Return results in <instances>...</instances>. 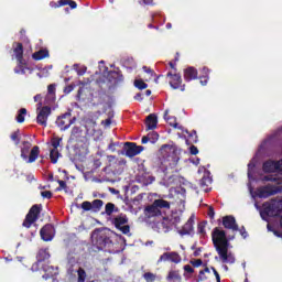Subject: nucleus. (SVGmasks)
Returning a JSON list of instances; mask_svg holds the SVG:
<instances>
[{
    "instance_id": "nucleus-20",
    "label": "nucleus",
    "mask_w": 282,
    "mask_h": 282,
    "mask_svg": "<svg viewBox=\"0 0 282 282\" xmlns=\"http://www.w3.org/2000/svg\"><path fill=\"white\" fill-rule=\"evenodd\" d=\"M197 76V68L189 66L184 69V80H186V83H191V80H196Z\"/></svg>"
},
{
    "instance_id": "nucleus-48",
    "label": "nucleus",
    "mask_w": 282,
    "mask_h": 282,
    "mask_svg": "<svg viewBox=\"0 0 282 282\" xmlns=\"http://www.w3.org/2000/svg\"><path fill=\"white\" fill-rule=\"evenodd\" d=\"M191 263L194 268H199L204 263V261H202V259H197V260H192Z\"/></svg>"
},
{
    "instance_id": "nucleus-4",
    "label": "nucleus",
    "mask_w": 282,
    "mask_h": 282,
    "mask_svg": "<svg viewBox=\"0 0 282 282\" xmlns=\"http://www.w3.org/2000/svg\"><path fill=\"white\" fill-rule=\"evenodd\" d=\"M91 239L98 250H105V248H109V245L112 243L107 229H95L93 231Z\"/></svg>"
},
{
    "instance_id": "nucleus-28",
    "label": "nucleus",
    "mask_w": 282,
    "mask_h": 282,
    "mask_svg": "<svg viewBox=\"0 0 282 282\" xmlns=\"http://www.w3.org/2000/svg\"><path fill=\"white\" fill-rule=\"evenodd\" d=\"M164 119L166 120L167 124H170V127H173V129H180L177 118L169 117V110L165 111Z\"/></svg>"
},
{
    "instance_id": "nucleus-55",
    "label": "nucleus",
    "mask_w": 282,
    "mask_h": 282,
    "mask_svg": "<svg viewBox=\"0 0 282 282\" xmlns=\"http://www.w3.org/2000/svg\"><path fill=\"white\" fill-rule=\"evenodd\" d=\"M74 91V85H68L64 88V94H72Z\"/></svg>"
},
{
    "instance_id": "nucleus-7",
    "label": "nucleus",
    "mask_w": 282,
    "mask_h": 282,
    "mask_svg": "<svg viewBox=\"0 0 282 282\" xmlns=\"http://www.w3.org/2000/svg\"><path fill=\"white\" fill-rule=\"evenodd\" d=\"M182 221V212H172L167 217L163 218L162 226L165 228V232H169L173 226H177Z\"/></svg>"
},
{
    "instance_id": "nucleus-11",
    "label": "nucleus",
    "mask_w": 282,
    "mask_h": 282,
    "mask_svg": "<svg viewBox=\"0 0 282 282\" xmlns=\"http://www.w3.org/2000/svg\"><path fill=\"white\" fill-rule=\"evenodd\" d=\"M102 206H105V202H102V199H95L93 202L85 200L82 203V208L85 212L91 210L93 213H100Z\"/></svg>"
},
{
    "instance_id": "nucleus-50",
    "label": "nucleus",
    "mask_w": 282,
    "mask_h": 282,
    "mask_svg": "<svg viewBox=\"0 0 282 282\" xmlns=\"http://www.w3.org/2000/svg\"><path fill=\"white\" fill-rule=\"evenodd\" d=\"M48 94H56V84H50L47 86Z\"/></svg>"
},
{
    "instance_id": "nucleus-33",
    "label": "nucleus",
    "mask_w": 282,
    "mask_h": 282,
    "mask_svg": "<svg viewBox=\"0 0 282 282\" xmlns=\"http://www.w3.org/2000/svg\"><path fill=\"white\" fill-rule=\"evenodd\" d=\"M73 69L77 73V76H85L87 74L86 66L80 67L78 64H74Z\"/></svg>"
},
{
    "instance_id": "nucleus-43",
    "label": "nucleus",
    "mask_w": 282,
    "mask_h": 282,
    "mask_svg": "<svg viewBox=\"0 0 282 282\" xmlns=\"http://www.w3.org/2000/svg\"><path fill=\"white\" fill-rule=\"evenodd\" d=\"M177 61H180V53H176L174 62L169 63L171 69H174V74L177 72V68L175 67V63H177Z\"/></svg>"
},
{
    "instance_id": "nucleus-44",
    "label": "nucleus",
    "mask_w": 282,
    "mask_h": 282,
    "mask_svg": "<svg viewBox=\"0 0 282 282\" xmlns=\"http://www.w3.org/2000/svg\"><path fill=\"white\" fill-rule=\"evenodd\" d=\"M41 197H43V199H52L53 194L50 191H44V192H41Z\"/></svg>"
},
{
    "instance_id": "nucleus-1",
    "label": "nucleus",
    "mask_w": 282,
    "mask_h": 282,
    "mask_svg": "<svg viewBox=\"0 0 282 282\" xmlns=\"http://www.w3.org/2000/svg\"><path fill=\"white\" fill-rule=\"evenodd\" d=\"M212 241L223 263H235V256L228 252L230 242L228 241V237H226L225 230H220L219 227L214 228L212 232Z\"/></svg>"
},
{
    "instance_id": "nucleus-21",
    "label": "nucleus",
    "mask_w": 282,
    "mask_h": 282,
    "mask_svg": "<svg viewBox=\"0 0 282 282\" xmlns=\"http://www.w3.org/2000/svg\"><path fill=\"white\" fill-rule=\"evenodd\" d=\"M147 131H153V129H158V116L155 113H151L145 119Z\"/></svg>"
},
{
    "instance_id": "nucleus-10",
    "label": "nucleus",
    "mask_w": 282,
    "mask_h": 282,
    "mask_svg": "<svg viewBox=\"0 0 282 282\" xmlns=\"http://www.w3.org/2000/svg\"><path fill=\"white\" fill-rule=\"evenodd\" d=\"M280 188L273 185H265L258 188V197L260 199H268V197H272L280 193Z\"/></svg>"
},
{
    "instance_id": "nucleus-63",
    "label": "nucleus",
    "mask_w": 282,
    "mask_h": 282,
    "mask_svg": "<svg viewBox=\"0 0 282 282\" xmlns=\"http://www.w3.org/2000/svg\"><path fill=\"white\" fill-rule=\"evenodd\" d=\"M134 100H139V102H141V100H142V94L138 93V94L134 96Z\"/></svg>"
},
{
    "instance_id": "nucleus-35",
    "label": "nucleus",
    "mask_w": 282,
    "mask_h": 282,
    "mask_svg": "<svg viewBox=\"0 0 282 282\" xmlns=\"http://www.w3.org/2000/svg\"><path fill=\"white\" fill-rule=\"evenodd\" d=\"M143 279L145 282H155V279H158V275L152 272H145L143 274Z\"/></svg>"
},
{
    "instance_id": "nucleus-46",
    "label": "nucleus",
    "mask_w": 282,
    "mask_h": 282,
    "mask_svg": "<svg viewBox=\"0 0 282 282\" xmlns=\"http://www.w3.org/2000/svg\"><path fill=\"white\" fill-rule=\"evenodd\" d=\"M209 77L208 76H199V83L203 85V87H206L208 85Z\"/></svg>"
},
{
    "instance_id": "nucleus-51",
    "label": "nucleus",
    "mask_w": 282,
    "mask_h": 282,
    "mask_svg": "<svg viewBox=\"0 0 282 282\" xmlns=\"http://www.w3.org/2000/svg\"><path fill=\"white\" fill-rule=\"evenodd\" d=\"M63 6H69V0H59L55 8H63Z\"/></svg>"
},
{
    "instance_id": "nucleus-36",
    "label": "nucleus",
    "mask_w": 282,
    "mask_h": 282,
    "mask_svg": "<svg viewBox=\"0 0 282 282\" xmlns=\"http://www.w3.org/2000/svg\"><path fill=\"white\" fill-rule=\"evenodd\" d=\"M212 183H213V180H210V177L203 176L202 180L199 181V186L200 188H206V186H208Z\"/></svg>"
},
{
    "instance_id": "nucleus-8",
    "label": "nucleus",
    "mask_w": 282,
    "mask_h": 282,
    "mask_svg": "<svg viewBox=\"0 0 282 282\" xmlns=\"http://www.w3.org/2000/svg\"><path fill=\"white\" fill-rule=\"evenodd\" d=\"M76 122V117H72V112H66L56 119V124L61 131H67Z\"/></svg>"
},
{
    "instance_id": "nucleus-2",
    "label": "nucleus",
    "mask_w": 282,
    "mask_h": 282,
    "mask_svg": "<svg viewBox=\"0 0 282 282\" xmlns=\"http://www.w3.org/2000/svg\"><path fill=\"white\" fill-rule=\"evenodd\" d=\"M37 261L33 263L32 270L33 272H39V270H43L45 274L43 275V279L47 281V279H52L54 274L50 273L51 270H54V267L45 265V261L50 259V251L47 249H40L36 256Z\"/></svg>"
},
{
    "instance_id": "nucleus-57",
    "label": "nucleus",
    "mask_w": 282,
    "mask_h": 282,
    "mask_svg": "<svg viewBox=\"0 0 282 282\" xmlns=\"http://www.w3.org/2000/svg\"><path fill=\"white\" fill-rule=\"evenodd\" d=\"M198 281H206V273L203 270L199 271Z\"/></svg>"
},
{
    "instance_id": "nucleus-53",
    "label": "nucleus",
    "mask_w": 282,
    "mask_h": 282,
    "mask_svg": "<svg viewBox=\"0 0 282 282\" xmlns=\"http://www.w3.org/2000/svg\"><path fill=\"white\" fill-rule=\"evenodd\" d=\"M209 75H210V68L204 66L202 68V75L200 76H207L208 77Z\"/></svg>"
},
{
    "instance_id": "nucleus-12",
    "label": "nucleus",
    "mask_w": 282,
    "mask_h": 282,
    "mask_svg": "<svg viewBox=\"0 0 282 282\" xmlns=\"http://www.w3.org/2000/svg\"><path fill=\"white\" fill-rule=\"evenodd\" d=\"M54 235H56V229L53 227L52 224H46L40 230V237L43 241H52V239H54Z\"/></svg>"
},
{
    "instance_id": "nucleus-30",
    "label": "nucleus",
    "mask_w": 282,
    "mask_h": 282,
    "mask_svg": "<svg viewBox=\"0 0 282 282\" xmlns=\"http://www.w3.org/2000/svg\"><path fill=\"white\" fill-rule=\"evenodd\" d=\"M25 116H28V109L21 108L15 117L17 122H19L20 124H22V122H25Z\"/></svg>"
},
{
    "instance_id": "nucleus-40",
    "label": "nucleus",
    "mask_w": 282,
    "mask_h": 282,
    "mask_svg": "<svg viewBox=\"0 0 282 282\" xmlns=\"http://www.w3.org/2000/svg\"><path fill=\"white\" fill-rule=\"evenodd\" d=\"M20 134L21 132L19 130L14 131L11 134V140L15 143L17 147H19V144L21 143V139L19 138Z\"/></svg>"
},
{
    "instance_id": "nucleus-9",
    "label": "nucleus",
    "mask_w": 282,
    "mask_h": 282,
    "mask_svg": "<svg viewBox=\"0 0 282 282\" xmlns=\"http://www.w3.org/2000/svg\"><path fill=\"white\" fill-rule=\"evenodd\" d=\"M37 111L36 122L41 127H47V119L52 116V108L50 106H43Z\"/></svg>"
},
{
    "instance_id": "nucleus-60",
    "label": "nucleus",
    "mask_w": 282,
    "mask_h": 282,
    "mask_svg": "<svg viewBox=\"0 0 282 282\" xmlns=\"http://www.w3.org/2000/svg\"><path fill=\"white\" fill-rule=\"evenodd\" d=\"M148 142H151V139H149V135L147 134V135L142 137L141 144H147Z\"/></svg>"
},
{
    "instance_id": "nucleus-19",
    "label": "nucleus",
    "mask_w": 282,
    "mask_h": 282,
    "mask_svg": "<svg viewBox=\"0 0 282 282\" xmlns=\"http://www.w3.org/2000/svg\"><path fill=\"white\" fill-rule=\"evenodd\" d=\"M106 78L110 85H118V83H122V80H124V76H122V73L118 70L108 72Z\"/></svg>"
},
{
    "instance_id": "nucleus-58",
    "label": "nucleus",
    "mask_w": 282,
    "mask_h": 282,
    "mask_svg": "<svg viewBox=\"0 0 282 282\" xmlns=\"http://www.w3.org/2000/svg\"><path fill=\"white\" fill-rule=\"evenodd\" d=\"M68 6L72 10H76V8H78V4L74 0H69Z\"/></svg>"
},
{
    "instance_id": "nucleus-32",
    "label": "nucleus",
    "mask_w": 282,
    "mask_h": 282,
    "mask_svg": "<svg viewBox=\"0 0 282 282\" xmlns=\"http://www.w3.org/2000/svg\"><path fill=\"white\" fill-rule=\"evenodd\" d=\"M87 279V272L82 267L77 270V282H85Z\"/></svg>"
},
{
    "instance_id": "nucleus-52",
    "label": "nucleus",
    "mask_w": 282,
    "mask_h": 282,
    "mask_svg": "<svg viewBox=\"0 0 282 282\" xmlns=\"http://www.w3.org/2000/svg\"><path fill=\"white\" fill-rule=\"evenodd\" d=\"M189 153H191V155H197V153H199V150L197 149V147L191 145Z\"/></svg>"
},
{
    "instance_id": "nucleus-64",
    "label": "nucleus",
    "mask_w": 282,
    "mask_h": 282,
    "mask_svg": "<svg viewBox=\"0 0 282 282\" xmlns=\"http://www.w3.org/2000/svg\"><path fill=\"white\" fill-rule=\"evenodd\" d=\"M144 6H153V0H143Z\"/></svg>"
},
{
    "instance_id": "nucleus-38",
    "label": "nucleus",
    "mask_w": 282,
    "mask_h": 282,
    "mask_svg": "<svg viewBox=\"0 0 282 282\" xmlns=\"http://www.w3.org/2000/svg\"><path fill=\"white\" fill-rule=\"evenodd\" d=\"M206 224H208V221H206V220L198 224V226H197L198 235H206Z\"/></svg>"
},
{
    "instance_id": "nucleus-24",
    "label": "nucleus",
    "mask_w": 282,
    "mask_h": 282,
    "mask_svg": "<svg viewBox=\"0 0 282 282\" xmlns=\"http://www.w3.org/2000/svg\"><path fill=\"white\" fill-rule=\"evenodd\" d=\"M33 61H43V58H50V51L47 48L40 50L32 55Z\"/></svg>"
},
{
    "instance_id": "nucleus-37",
    "label": "nucleus",
    "mask_w": 282,
    "mask_h": 282,
    "mask_svg": "<svg viewBox=\"0 0 282 282\" xmlns=\"http://www.w3.org/2000/svg\"><path fill=\"white\" fill-rule=\"evenodd\" d=\"M264 182H275V184H282V178L276 177V176H272V175H265L263 177Z\"/></svg>"
},
{
    "instance_id": "nucleus-15",
    "label": "nucleus",
    "mask_w": 282,
    "mask_h": 282,
    "mask_svg": "<svg viewBox=\"0 0 282 282\" xmlns=\"http://www.w3.org/2000/svg\"><path fill=\"white\" fill-rule=\"evenodd\" d=\"M195 215H192L188 220L182 226V228L178 230V235L181 237H185L186 235H193V231L195 230Z\"/></svg>"
},
{
    "instance_id": "nucleus-62",
    "label": "nucleus",
    "mask_w": 282,
    "mask_h": 282,
    "mask_svg": "<svg viewBox=\"0 0 282 282\" xmlns=\"http://www.w3.org/2000/svg\"><path fill=\"white\" fill-rule=\"evenodd\" d=\"M214 276H216V282H221V276L219 275V272H214Z\"/></svg>"
},
{
    "instance_id": "nucleus-3",
    "label": "nucleus",
    "mask_w": 282,
    "mask_h": 282,
    "mask_svg": "<svg viewBox=\"0 0 282 282\" xmlns=\"http://www.w3.org/2000/svg\"><path fill=\"white\" fill-rule=\"evenodd\" d=\"M39 155H41V148H39V145L32 148V143L30 141L22 142L21 158L28 160V164L36 162V160H39Z\"/></svg>"
},
{
    "instance_id": "nucleus-29",
    "label": "nucleus",
    "mask_w": 282,
    "mask_h": 282,
    "mask_svg": "<svg viewBox=\"0 0 282 282\" xmlns=\"http://www.w3.org/2000/svg\"><path fill=\"white\" fill-rule=\"evenodd\" d=\"M120 209L116 207V204L113 203H107L105 206V214L108 215V217H111L113 213H118Z\"/></svg>"
},
{
    "instance_id": "nucleus-31",
    "label": "nucleus",
    "mask_w": 282,
    "mask_h": 282,
    "mask_svg": "<svg viewBox=\"0 0 282 282\" xmlns=\"http://www.w3.org/2000/svg\"><path fill=\"white\" fill-rule=\"evenodd\" d=\"M59 156H61V152H58V149H52L50 151V158H51L52 164H56V162H58Z\"/></svg>"
},
{
    "instance_id": "nucleus-17",
    "label": "nucleus",
    "mask_w": 282,
    "mask_h": 282,
    "mask_svg": "<svg viewBox=\"0 0 282 282\" xmlns=\"http://www.w3.org/2000/svg\"><path fill=\"white\" fill-rule=\"evenodd\" d=\"M167 78L170 79V85L172 89H181V91H184V88L182 87V75L177 73H167Z\"/></svg>"
},
{
    "instance_id": "nucleus-18",
    "label": "nucleus",
    "mask_w": 282,
    "mask_h": 282,
    "mask_svg": "<svg viewBox=\"0 0 282 282\" xmlns=\"http://www.w3.org/2000/svg\"><path fill=\"white\" fill-rule=\"evenodd\" d=\"M223 226L227 230H232L234 232L239 231V225L237 224V219H235V216L223 217Z\"/></svg>"
},
{
    "instance_id": "nucleus-34",
    "label": "nucleus",
    "mask_w": 282,
    "mask_h": 282,
    "mask_svg": "<svg viewBox=\"0 0 282 282\" xmlns=\"http://www.w3.org/2000/svg\"><path fill=\"white\" fill-rule=\"evenodd\" d=\"M61 144H63V138L53 137L51 139V147H53V149H58V147H61Z\"/></svg>"
},
{
    "instance_id": "nucleus-27",
    "label": "nucleus",
    "mask_w": 282,
    "mask_h": 282,
    "mask_svg": "<svg viewBox=\"0 0 282 282\" xmlns=\"http://www.w3.org/2000/svg\"><path fill=\"white\" fill-rule=\"evenodd\" d=\"M83 135V130L79 127H74L70 131L69 140L73 142L78 141V139Z\"/></svg>"
},
{
    "instance_id": "nucleus-22",
    "label": "nucleus",
    "mask_w": 282,
    "mask_h": 282,
    "mask_svg": "<svg viewBox=\"0 0 282 282\" xmlns=\"http://www.w3.org/2000/svg\"><path fill=\"white\" fill-rule=\"evenodd\" d=\"M145 215H148V217H160L162 210L155 206V202H153L152 205L145 207Z\"/></svg>"
},
{
    "instance_id": "nucleus-42",
    "label": "nucleus",
    "mask_w": 282,
    "mask_h": 282,
    "mask_svg": "<svg viewBox=\"0 0 282 282\" xmlns=\"http://www.w3.org/2000/svg\"><path fill=\"white\" fill-rule=\"evenodd\" d=\"M43 96H41V94H37L34 96V102H37V111L39 109H41L43 107Z\"/></svg>"
},
{
    "instance_id": "nucleus-61",
    "label": "nucleus",
    "mask_w": 282,
    "mask_h": 282,
    "mask_svg": "<svg viewBox=\"0 0 282 282\" xmlns=\"http://www.w3.org/2000/svg\"><path fill=\"white\" fill-rule=\"evenodd\" d=\"M101 124H104L105 127H111V120L108 118V119L101 121Z\"/></svg>"
},
{
    "instance_id": "nucleus-39",
    "label": "nucleus",
    "mask_w": 282,
    "mask_h": 282,
    "mask_svg": "<svg viewBox=\"0 0 282 282\" xmlns=\"http://www.w3.org/2000/svg\"><path fill=\"white\" fill-rule=\"evenodd\" d=\"M134 87H137V89H147V87H149V85L147 83H144V80H142V79H135Z\"/></svg>"
},
{
    "instance_id": "nucleus-16",
    "label": "nucleus",
    "mask_w": 282,
    "mask_h": 282,
    "mask_svg": "<svg viewBox=\"0 0 282 282\" xmlns=\"http://www.w3.org/2000/svg\"><path fill=\"white\" fill-rule=\"evenodd\" d=\"M162 261H171L172 263H182V257L180 253L172 251V252H164L158 260V263H162Z\"/></svg>"
},
{
    "instance_id": "nucleus-14",
    "label": "nucleus",
    "mask_w": 282,
    "mask_h": 282,
    "mask_svg": "<svg viewBox=\"0 0 282 282\" xmlns=\"http://www.w3.org/2000/svg\"><path fill=\"white\" fill-rule=\"evenodd\" d=\"M124 150L127 158H135V155H140L141 151H144V147L138 145L133 142H127Z\"/></svg>"
},
{
    "instance_id": "nucleus-6",
    "label": "nucleus",
    "mask_w": 282,
    "mask_h": 282,
    "mask_svg": "<svg viewBox=\"0 0 282 282\" xmlns=\"http://www.w3.org/2000/svg\"><path fill=\"white\" fill-rule=\"evenodd\" d=\"M110 221L122 235H129L131 232V226L128 225L129 217H127L126 214H119L115 218H111Z\"/></svg>"
},
{
    "instance_id": "nucleus-41",
    "label": "nucleus",
    "mask_w": 282,
    "mask_h": 282,
    "mask_svg": "<svg viewBox=\"0 0 282 282\" xmlns=\"http://www.w3.org/2000/svg\"><path fill=\"white\" fill-rule=\"evenodd\" d=\"M148 138L152 144H155V142L160 140V134H158V132H150L148 133Z\"/></svg>"
},
{
    "instance_id": "nucleus-59",
    "label": "nucleus",
    "mask_w": 282,
    "mask_h": 282,
    "mask_svg": "<svg viewBox=\"0 0 282 282\" xmlns=\"http://www.w3.org/2000/svg\"><path fill=\"white\" fill-rule=\"evenodd\" d=\"M189 138H192V141L193 142H197V131H193L191 134H189Z\"/></svg>"
},
{
    "instance_id": "nucleus-47",
    "label": "nucleus",
    "mask_w": 282,
    "mask_h": 282,
    "mask_svg": "<svg viewBox=\"0 0 282 282\" xmlns=\"http://www.w3.org/2000/svg\"><path fill=\"white\" fill-rule=\"evenodd\" d=\"M183 270H184L185 272H187V274H193V273L195 272V269H193V267H191V264H185V265L183 267Z\"/></svg>"
},
{
    "instance_id": "nucleus-5",
    "label": "nucleus",
    "mask_w": 282,
    "mask_h": 282,
    "mask_svg": "<svg viewBox=\"0 0 282 282\" xmlns=\"http://www.w3.org/2000/svg\"><path fill=\"white\" fill-rule=\"evenodd\" d=\"M41 210H43V205H33L26 214L22 226L24 228H32V224H36V221H39V217H41Z\"/></svg>"
},
{
    "instance_id": "nucleus-45",
    "label": "nucleus",
    "mask_w": 282,
    "mask_h": 282,
    "mask_svg": "<svg viewBox=\"0 0 282 282\" xmlns=\"http://www.w3.org/2000/svg\"><path fill=\"white\" fill-rule=\"evenodd\" d=\"M57 183L59 184V187H57L56 191H65L67 188V183L65 181L58 180Z\"/></svg>"
},
{
    "instance_id": "nucleus-49",
    "label": "nucleus",
    "mask_w": 282,
    "mask_h": 282,
    "mask_svg": "<svg viewBox=\"0 0 282 282\" xmlns=\"http://www.w3.org/2000/svg\"><path fill=\"white\" fill-rule=\"evenodd\" d=\"M207 215L209 219H215V208L213 206H209Z\"/></svg>"
},
{
    "instance_id": "nucleus-26",
    "label": "nucleus",
    "mask_w": 282,
    "mask_h": 282,
    "mask_svg": "<svg viewBox=\"0 0 282 282\" xmlns=\"http://www.w3.org/2000/svg\"><path fill=\"white\" fill-rule=\"evenodd\" d=\"M154 206H156L159 210H162V208H165L166 210L171 209V203L162 198L155 199Z\"/></svg>"
},
{
    "instance_id": "nucleus-56",
    "label": "nucleus",
    "mask_w": 282,
    "mask_h": 282,
    "mask_svg": "<svg viewBox=\"0 0 282 282\" xmlns=\"http://www.w3.org/2000/svg\"><path fill=\"white\" fill-rule=\"evenodd\" d=\"M238 230H239L241 237H243V239H246L248 237V231H246V227H241Z\"/></svg>"
},
{
    "instance_id": "nucleus-13",
    "label": "nucleus",
    "mask_w": 282,
    "mask_h": 282,
    "mask_svg": "<svg viewBox=\"0 0 282 282\" xmlns=\"http://www.w3.org/2000/svg\"><path fill=\"white\" fill-rule=\"evenodd\" d=\"M282 160L281 161H273L268 160L262 164L263 173H276V171H281Z\"/></svg>"
},
{
    "instance_id": "nucleus-54",
    "label": "nucleus",
    "mask_w": 282,
    "mask_h": 282,
    "mask_svg": "<svg viewBox=\"0 0 282 282\" xmlns=\"http://www.w3.org/2000/svg\"><path fill=\"white\" fill-rule=\"evenodd\" d=\"M143 72H145V74H150L151 76H155V72L150 67L143 66Z\"/></svg>"
},
{
    "instance_id": "nucleus-23",
    "label": "nucleus",
    "mask_w": 282,
    "mask_h": 282,
    "mask_svg": "<svg viewBox=\"0 0 282 282\" xmlns=\"http://www.w3.org/2000/svg\"><path fill=\"white\" fill-rule=\"evenodd\" d=\"M13 54L17 61H23V44L21 42L13 43Z\"/></svg>"
},
{
    "instance_id": "nucleus-25",
    "label": "nucleus",
    "mask_w": 282,
    "mask_h": 282,
    "mask_svg": "<svg viewBox=\"0 0 282 282\" xmlns=\"http://www.w3.org/2000/svg\"><path fill=\"white\" fill-rule=\"evenodd\" d=\"M25 69H30V67H28V64L25 63V59L18 61V65L14 68V73L24 75Z\"/></svg>"
}]
</instances>
